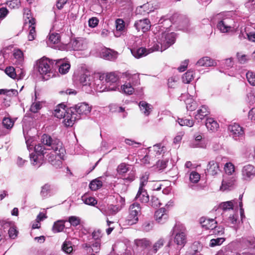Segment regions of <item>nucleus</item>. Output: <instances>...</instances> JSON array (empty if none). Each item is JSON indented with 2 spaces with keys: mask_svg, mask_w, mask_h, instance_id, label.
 <instances>
[{
  "mask_svg": "<svg viewBox=\"0 0 255 255\" xmlns=\"http://www.w3.org/2000/svg\"><path fill=\"white\" fill-rule=\"evenodd\" d=\"M41 143L34 146V152L30 154L31 164L37 167H40L46 153L45 150H52L61 159L64 157L66 151L62 143L57 139H53L50 135L44 134L41 138Z\"/></svg>",
  "mask_w": 255,
  "mask_h": 255,
  "instance_id": "nucleus-1",
  "label": "nucleus"
},
{
  "mask_svg": "<svg viewBox=\"0 0 255 255\" xmlns=\"http://www.w3.org/2000/svg\"><path fill=\"white\" fill-rule=\"evenodd\" d=\"M156 41L157 43L148 50L144 47L132 48L130 50L131 53L135 58H140L155 51H163L174 43L175 34L173 32H162L158 35Z\"/></svg>",
  "mask_w": 255,
  "mask_h": 255,
  "instance_id": "nucleus-2",
  "label": "nucleus"
},
{
  "mask_svg": "<svg viewBox=\"0 0 255 255\" xmlns=\"http://www.w3.org/2000/svg\"><path fill=\"white\" fill-rule=\"evenodd\" d=\"M54 62L55 61L45 57H43L37 61L35 68L45 80H47L54 76L56 66V64H54Z\"/></svg>",
  "mask_w": 255,
  "mask_h": 255,
  "instance_id": "nucleus-3",
  "label": "nucleus"
},
{
  "mask_svg": "<svg viewBox=\"0 0 255 255\" xmlns=\"http://www.w3.org/2000/svg\"><path fill=\"white\" fill-rule=\"evenodd\" d=\"M122 77L127 81L121 86L120 92L127 95L134 93V87L139 84V78L137 74H131L128 71L123 73Z\"/></svg>",
  "mask_w": 255,
  "mask_h": 255,
  "instance_id": "nucleus-4",
  "label": "nucleus"
},
{
  "mask_svg": "<svg viewBox=\"0 0 255 255\" xmlns=\"http://www.w3.org/2000/svg\"><path fill=\"white\" fill-rule=\"evenodd\" d=\"M215 18L218 20L217 28L222 33L233 31L238 27L234 19L227 16L225 13L217 14Z\"/></svg>",
  "mask_w": 255,
  "mask_h": 255,
  "instance_id": "nucleus-5",
  "label": "nucleus"
},
{
  "mask_svg": "<svg viewBox=\"0 0 255 255\" xmlns=\"http://www.w3.org/2000/svg\"><path fill=\"white\" fill-rule=\"evenodd\" d=\"M186 230L184 226L180 224H176L171 232L174 235V241L181 249L186 243Z\"/></svg>",
  "mask_w": 255,
  "mask_h": 255,
  "instance_id": "nucleus-6",
  "label": "nucleus"
},
{
  "mask_svg": "<svg viewBox=\"0 0 255 255\" xmlns=\"http://www.w3.org/2000/svg\"><path fill=\"white\" fill-rule=\"evenodd\" d=\"M140 205L134 202L131 204L129 208V214L127 217V221L129 225H133L138 221V216L140 213Z\"/></svg>",
  "mask_w": 255,
  "mask_h": 255,
  "instance_id": "nucleus-7",
  "label": "nucleus"
},
{
  "mask_svg": "<svg viewBox=\"0 0 255 255\" xmlns=\"http://www.w3.org/2000/svg\"><path fill=\"white\" fill-rule=\"evenodd\" d=\"M71 107L76 116L79 117V120L85 117L91 111V107L86 103H78Z\"/></svg>",
  "mask_w": 255,
  "mask_h": 255,
  "instance_id": "nucleus-8",
  "label": "nucleus"
},
{
  "mask_svg": "<svg viewBox=\"0 0 255 255\" xmlns=\"http://www.w3.org/2000/svg\"><path fill=\"white\" fill-rule=\"evenodd\" d=\"M93 77L86 74H82L79 78L80 83L82 85V90L87 93L93 92L94 84Z\"/></svg>",
  "mask_w": 255,
  "mask_h": 255,
  "instance_id": "nucleus-9",
  "label": "nucleus"
},
{
  "mask_svg": "<svg viewBox=\"0 0 255 255\" xmlns=\"http://www.w3.org/2000/svg\"><path fill=\"white\" fill-rule=\"evenodd\" d=\"M228 129L230 135L236 140L241 139L245 134L243 128L236 123L229 125Z\"/></svg>",
  "mask_w": 255,
  "mask_h": 255,
  "instance_id": "nucleus-10",
  "label": "nucleus"
},
{
  "mask_svg": "<svg viewBox=\"0 0 255 255\" xmlns=\"http://www.w3.org/2000/svg\"><path fill=\"white\" fill-rule=\"evenodd\" d=\"M63 119V123L65 126L71 127L74 125L76 121L79 120V117L76 116V113L72 110V108L71 107L67 109L66 113L64 115Z\"/></svg>",
  "mask_w": 255,
  "mask_h": 255,
  "instance_id": "nucleus-11",
  "label": "nucleus"
},
{
  "mask_svg": "<svg viewBox=\"0 0 255 255\" xmlns=\"http://www.w3.org/2000/svg\"><path fill=\"white\" fill-rule=\"evenodd\" d=\"M68 47L73 50H83L87 48V41L82 38L73 39L68 44Z\"/></svg>",
  "mask_w": 255,
  "mask_h": 255,
  "instance_id": "nucleus-12",
  "label": "nucleus"
},
{
  "mask_svg": "<svg viewBox=\"0 0 255 255\" xmlns=\"http://www.w3.org/2000/svg\"><path fill=\"white\" fill-rule=\"evenodd\" d=\"M100 78H101L100 76ZM102 80L101 78L97 79L94 81V86L93 88V90L94 89L97 92H103L104 91H116L117 89V87L116 86L114 85L113 87H111V86H109L107 85H104L103 84Z\"/></svg>",
  "mask_w": 255,
  "mask_h": 255,
  "instance_id": "nucleus-13",
  "label": "nucleus"
},
{
  "mask_svg": "<svg viewBox=\"0 0 255 255\" xmlns=\"http://www.w3.org/2000/svg\"><path fill=\"white\" fill-rule=\"evenodd\" d=\"M242 179L246 182L250 181L255 176V168L251 164L244 166L242 170Z\"/></svg>",
  "mask_w": 255,
  "mask_h": 255,
  "instance_id": "nucleus-14",
  "label": "nucleus"
},
{
  "mask_svg": "<svg viewBox=\"0 0 255 255\" xmlns=\"http://www.w3.org/2000/svg\"><path fill=\"white\" fill-rule=\"evenodd\" d=\"M236 181L233 176H224L222 180L220 190L222 191L230 190L233 188Z\"/></svg>",
  "mask_w": 255,
  "mask_h": 255,
  "instance_id": "nucleus-15",
  "label": "nucleus"
},
{
  "mask_svg": "<svg viewBox=\"0 0 255 255\" xmlns=\"http://www.w3.org/2000/svg\"><path fill=\"white\" fill-rule=\"evenodd\" d=\"M150 26V22L147 18L137 20L134 24V26L138 31L141 30L143 32L148 31Z\"/></svg>",
  "mask_w": 255,
  "mask_h": 255,
  "instance_id": "nucleus-16",
  "label": "nucleus"
},
{
  "mask_svg": "<svg viewBox=\"0 0 255 255\" xmlns=\"http://www.w3.org/2000/svg\"><path fill=\"white\" fill-rule=\"evenodd\" d=\"M167 212V211L165 208H161L156 210L154 214V218L155 220L158 223H164L168 218Z\"/></svg>",
  "mask_w": 255,
  "mask_h": 255,
  "instance_id": "nucleus-17",
  "label": "nucleus"
},
{
  "mask_svg": "<svg viewBox=\"0 0 255 255\" xmlns=\"http://www.w3.org/2000/svg\"><path fill=\"white\" fill-rule=\"evenodd\" d=\"M207 173L212 176L217 175L220 172L219 163L215 161H210L207 165Z\"/></svg>",
  "mask_w": 255,
  "mask_h": 255,
  "instance_id": "nucleus-18",
  "label": "nucleus"
},
{
  "mask_svg": "<svg viewBox=\"0 0 255 255\" xmlns=\"http://www.w3.org/2000/svg\"><path fill=\"white\" fill-rule=\"evenodd\" d=\"M54 64H56L55 69L58 68L59 72L61 74H66L70 68V64L69 63L65 62L62 59L57 60Z\"/></svg>",
  "mask_w": 255,
  "mask_h": 255,
  "instance_id": "nucleus-19",
  "label": "nucleus"
},
{
  "mask_svg": "<svg viewBox=\"0 0 255 255\" xmlns=\"http://www.w3.org/2000/svg\"><path fill=\"white\" fill-rule=\"evenodd\" d=\"M118 52L111 49L106 48L103 50L101 53V56L108 60H114L118 57Z\"/></svg>",
  "mask_w": 255,
  "mask_h": 255,
  "instance_id": "nucleus-20",
  "label": "nucleus"
},
{
  "mask_svg": "<svg viewBox=\"0 0 255 255\" xmlns=\"http://www.w3.org/2000/svg\"><path fill=\"white\" fill-rule=\"evenodd\" d=\"M135 199L141 203H146L149 202V198L146 190L144 188H139L135 196Z\"/></svg>",
  "mask_w": 255,
  "mask_h": 255,
  "instance_id": "nucleus-21",
  "label": "nucleus"
},
{
  "mask_svg": "<svg viewBox=\"0 0 255 255\" xmlns=\"http://www.w3.org/2000/svg\"><path fill=\"white\" fill-rule=\"evenodd\" d=\"M200 223L202 227L206 229L213 230L216 227L217 222L213 219L201 218L200 219Z\"/></svg>",
  "mask_w": 255,
  "mask_h": 255,
  "instance_id": "nucleus-22",
  "label": "nucleus"
},
{
  "mask_svg": "<svg viewBox=\"0 0 255 255\" xmlns=\"http://www.w3.org/2000/svg\"><path fill=\"white\" fill-rule=\"evenodd\" d=\"M149 149L150 152H153V153L151 152V154H153L155 157L158 156L163 154L166 151L165 146L162 145L161 143L156 144L154 145L152 148L149 147Z\"/></svg>",
  "mask_w": 255,
  "mask_h": 255,
  "instance_id": "nucleus-23",
  "label": "nucleus"
},
{
  "mask_svg": "<svg viewBox=\"0 0 255 255\" xmlns=\"http://www.w3.org/2000/svg\"><path fill=\"white\" fill-rule=\"evenodd\" d=\"M154 10L153 6L149 3L147 2L142 5L138 6L136 9L137 13L144 15L149 13Z\"/></svg>",
  "mask_w": 255,
  "mask_h": 255,
  "instance_id": "nucleus-24",
  "label": "nucleus"
},
{
  "mask_svg": "<svg viewBox=\"0 0 255 255\" xmlns=\"http://www.w3.org/2000/svg\"><path fill=\"white\" fill-rule=\"evenodd\" d=\"M217 63L209 57H204L199 59L196 63L198 66H215Z\"/></svg>",
  "mask_w": 255,
  "mask_h": 255,
  "instance_id": "nucleus-25",
  "label": "nucleus"
},
{
  "mask_svg": "<svg viewBox=\"0 0 255 255\" xmlns=\"http://www.w3.org/2000/svg\"><path fill=\"white\" fill-rule=\"evenodd\" d=\"M13 55L15 64L19 66H22L24 62L23 55L22 51L19 49H15Z\"/></svg>",
  "mask_w": 255,
  "mask_h": 255,
  "instance_id": "nucleus-26",
  "label": "nucleus"
},
{
  "mask_svg": "<svg viewBox=\"0 0 255 255\" xmlns=\"http://www.w3.org/2000/svg\"><path fill=\"white\" fill-rule=\"evenodd\" d=\"M209 114L208 108L205 106H201V108L199 109L197 114L195 115V118L198 122L202 120L206 116Z\"/></svg>",
  "mask_w": 255,
  "mask_h": 255,
  "instance_id": "nucleus-27",
  "label": "nucleus"
},
{
  "mask_svg": "<svg viewBox=\"0 0 255 255\" xmlns=\"http://www.w3.org/2000/svg\"><path fill=\"white\" fill-rule=\"evenodd\" d=\"M205 125L207 129L212 132L217 131L219 128L218 123L213 118L207 119Z\"/></svg>",
  "mask_w": 255,
  "mask_h": 255,
  "instance_id": "nucleus-28",
  "label": "nucleus"
},
{
  "mask_svg": "<svg viewBox=\"0 0 255 255\" xmlns=\"http://www.w3.org/2000/svg\"><path fill=\"white\" fill-rule=\"evenodd\" d=\"M140 111L146 116H148L152 111V106L145 101H141L139 103Z\"/></svg>",
  "mask_w": 255,
  "mask_h": 255,
  "instance_id": "nucleus-29",
  "label": "nucleus"
},
{
  "mask_svg": "<svg viewBox=\"0 0 255 255\" xmlns=\"http://www.w3.org/2000/svg\"><path fill=\"white\" fill-rule=\"evenodd\" d=\"M29 33L28 35V38L29 41H32L34 39L35 36V19L34 18L31 17L30 19H29Z\"/></svg>",
  "mask_w": 255,
  "mask_h": 255,
  "instance_id": "nucleus-30",
  "label": "nucleus"
},
{
  "mask_svg": "<svg viewBox=\"0 0 255 255\" xmlns=\"http://www.w3.org/2000/svg\"><path fill=\"white\" fill-rule=\"evenodd\" d=\"M66 106L64 104H59L54 110V114L55 117L59 119L63 118L66 113L67 110L65 109Z\"/></svg>",
  "mask_w": 255,
  "mask_h": 255,
  "instance_id": "nucleus-31",
  "label": "nucleus"
},
{
  "mask_svg": "<svg viewBox=\"0 0 255 255\" xmlns=\"http://www.w3.org/2000/svg\"><path fill=\"white\" fill-rule=\"evenodd\" d=\"M116 31L114 32L116 37H119L125 29V22L122 19H118L116 21Z\"/></svg>",
  "mask_w": 255,
  "mask_h": 255,
  "instance_id": "nucleus-32",
  "label": "nucleus"
},
{
  "mask_svg": "<svg viewBox=\"0 0 255 255\" xmlns=\"http://www.w3.org/2000/svg\"><path fill=\"white\" fill-rule=\"evenodd\" d=\"M55 155L52 154L50 153V154H52V156H50L49 157V161L51 163L52 165L55 166L56 167H60L62 164V160L64 159V157L63 159H60L58 156L55 153Z\"/></svg>",
  "mask_w": 255,
  "mask_h": 255,
  "instance_id": "nucleus-33",
  "label": "nucleus"
},
{
  "mask_svg": "<svg viewBox=\"0 0 255 255\" xmlns=\"http://www.w3.org/2000/svg\"><path fill=\"white\" fill-rule=\"evenodd\" d=\"M81 200L85 204L88 205L94 206L97 204V201L95 198L89 196V195L87 193L82 196Z\"/></svg>",
  "mask_w": 255,
  "mask_h": 255,
  "instance_id": "nucleus-34",
  "label": "nucleus"
},
{
  "mask_svg": "<svg viewBox=\"0 0 255 255\" xmlns=\"http://www.w3.org/2000/svg\"><path fill=\"white\" fill-rule=\"evenodd\" d=\"M118 80V78L114 73H110L108 74L106 77V81L107 84H108V83H112V84H110L109 85L111 86V87H113L115 85L118 88L117 84L116 83Z\"/></svg>",
  "mask_w": 255,
  "mask_h": 255,
  "instance_id": "nucleus-35",
  "label": "nucleus"
},
{
  "mask_svg": "<svg viewBox=\"0 0 255 255\" xmlns=\"http://www.w3.org/2000/svg\"><path fill=\"white\" fill-rule=\"evenodd\" d=\"M235 203H237V201L235 200L222 202L220 204L219 208L224 211L230 210H233Z\"/></svg>",
  "mask_w": 255,
  "mask_h": 255,
  "instance_id": "nucleus-36",
  "label": "nucleus"
},
{
  "mask_svg": "<svg viewBox=\"0 0 255 255\" xmlns=\"http://www.w3.org/2000/svg\"><path fill=\"white\" fill-rule=\"evenodd\" d=\"M64 228V222L62 220H58L54 223L52 231L54 233H59L62 232Z\"/></svg>",
  "mask_w": 255,
  "mask_h": 255,
  "instance_id": "nucleus-37",
  "label": "nucleus"
},
{
  "mask_svg": "<svg viewBox=\"0 0 255 255\" xmlns=\"http://www.w3.org/2000/svg\"><path fill=\"white\" fill-rule=\"evenodd\" d=\"M194 72L193 70H188L183 74L182 77V81L185 84L190 83L194 78Z\"/></svg>",
  "mask_w": 255,
  "mask_h": 255,
  "instance_id": "nucleus-38",
  "label": "nucleus"
},
{
  "mask_svg": "<svg viewBox=\"0 0 255 255\" xmlns=\"http://www.w3.org/2000/svg\"><path fill=\"white\" fill-rule=\"evenodd\" d=\"M134 243L138 247L142 249L146 248L150 244V241L147 239H136L134 241Z\"/></svg>",
  "mask_w": 255,
  "mask_h": 255,
  "instance_id": "nucleus-39",
  "label": "nucleus"
},
{
  "mask_svg": "<svg viewBox=\"0 0 255 255\" xmlns=\"http://www.w3.org/2000/svg\"><path fill=\"white\" fill-rule=\"evenodd\" d=\"M52 189L51 186L49 184H45L41 187L40 194L43 197H47L50 195L51 190Z\"/></svg>",
  "mask_w": 255,
  "mask_h": 255,
  "instance_id": "nucleus-40",
  "label": "nucleus"
},
{
  "mask_svg": "<svg viewBox=\"0 0 255 255\" xmlns=\"http://www.w3.org/2000/svg\"><path fill=\"white\" fill-rule=\"evenodd\" d=\"M121 210V208L119 207V206L117 205H110L108 206L107 210L106 212V215H115L117 214L120 210Z\"/></svg>",
  "mask_w": 255,
  "mask_h": 255,
  "instance_id": "nucleus-41",
  "label": "nucleus"
},
{
  "mask_svg": "<svg viewBox=\"0 0 255 255\" xmlns=\"http://www.w3.org/2000/svg\"><path fill=\"white\" fill-rule=\"evenodd\" d=\"M102 182L98 179H96L92 180L89 184V188L93 191H96L98 189L100 188L102 186Z\"/></svg>",
  "mask_w": 255,
  "mask_h": 255,
  "instance_id": "nucleus-42",
  "label": "nucleus"
},
{
  "mask_svg": "<svg viewBox=\"0 0 255 255\" xmlns=\"http://www.w3.org/2000/svg\"><path fill=\"white\" fill-rule=\"evenodd\" d=\"M177 122L181 126L192 127L194 124V122L193 120L184 118H178Z\"/></svg>",
  "mask_w": 255,
  "mask_h": 255,
  "instance_id": "nucleus-43",
  "label": "nucleus"
},
{
  "mask_svg": "<svg viewBox=\"0 0 255 255\" xmlns=\"http://www.w3.org/2000/svg\"><path fill=\"white\" fill-rule=\"evenodd\" d=\"M5 73L9 77L12 79H15L17 77L16 69H15L12 66L6 67L5 69Z\"/></svg>",
  "mask_w": 255,
  "mask_h": 255,
  "instance_id": "nucleus-44",
  "label": "nucleus"
},
{
  "mask_svg": "<svg viewBox=\"0 0 255 255\" xmlns=\"http://www.w3.org/2000/svg\"><path fill=\"white\" fill-rule=\"evenodd\" d=\"M14 125V121L10 118L4 117L2 120V125L7 129H11Z\"/></svg>",
  "mask_w": 255,
  "mask_h": 255,
  "instance_id": "nucleus-45",
  "label": "nucleus"
},
{
  "mask_svg": "<svg viewBox=\"0 0 255 255\" xmlns=\"http://www.w3.org/2000/svg\"><path fill=\"white\" fill-rule=\"evenodd\" d=\"M62 250L67 254H70L73 251L72 243L69 241H65L62 246Z\"/></svg>",
  "mask_w": 255,
  "mask_h": 255,
  "instance_id": "nucleus-46",
  "label": "nucleus"
},
{
  "mask_svg": "<svg viewBox=\"0 0 255 255\" xmlns=\"http://www.w3.org/2000/svg\"><path fill=\"white\" fill-rule=\"evenodd\" d=\"M149 173L148 172H146L143 174L140 178V185L139 188H144V187L147 183Z\"/></svg>",
  "mask_w": 255,
  "mask_h": 255,
  "instance_id": "nucleus-47",
  "label": "nucleus"
},
{
  "mask_svg": "<svg viewBox=\"0 0 255 255\" xmlns=\"http://www.w3.org/2000/svg\"><path fill=\"white\" fill-rule=\"evenodd\" d=\"M23 133L25 139V142L26 143L28 149L30 150L32 148L33 146V145L31 144V143L33 141V139L31 136L28 135V133L26 132L24 128H23Z\"/></svg>",
  "mask_w": 255,
  "mask_h": 255,
  "instance_id": "nucleus-48",
  "label": "nucleus"
},
{
  "mask_svg": "<svg viewBox=\"0 0 255 255\" xmlns=\"http://www.w3.org/2000/svg\"><path fill=\"white\" fill-rule=\"evenodd\" d=\"M225 241V239L224 238H218L217 239H213L211 240L209 245L211 247H214L216 246H220L222 245Z\"/></svg>",
  "mask_w": 255,
  "mask_h": 255,
  "instance_id": "nucleus-49",
  "label": "nucleus"
},
{
  "mask_svg": "<svg viewBox=\"0 0 255 255\" xmlns=\"http://www.w3.org/2000/svg\"><path fill=\"white\" fill-rule=\"evenodd\" d=\"M6 3L11 8H18L21 5L20 0H8Z\"/></svg>",
  "mask_w": 255,
  "mask_h": 255,
  "instance_id": "nucleus-50",
  "label": "nucleus"
},
{
  "mask_svg": "<svg viewBox=\"0 0 255 255\" xmlns=\"http://www.w3.org/2000/svg\"><path fill=\"white\" fill-rule=\"evenodd\" d=\"M246 77L249 83L253 86H255V73L248 71L246 73Z\"/></svg>",
  "mask_w": 255,
  "mask_h": 255,
  "instance_id": "nucleus-51",
  "label": "nucleus"
},
{
  "mask_svg": "<svg viewBox=\"0 0 255 255\" xmlns=\"http://www.w3.org/2000/svg\"><path fill=\"white\" fill-rule=\"evenodd\" d=\"M225 170L226 173L225 176H231V174L234 172V166L230 163H227L225 165Z\"/></svg>",
  "mask_w": 255,
  "mask_h": 255,
  "instance_id": "nucleus-52",
  "label": "nucleus"
},
{
  "mask_svg": "<svg viewBox=\"0 0 255 255\" xmlns=\"http://www.w3.org/2000/svg\"><path fill=\"white\" fill-rule=\"evenodd\" d=\"M200 179V175L196 171H192L189 176L190 181L194 183L198 182Z\"/></svg>",
  "mask_w": 255,
  "mask_h": 255,
  "instance_id": "nucleus-53",
  "label": "nucleus"
},
{
  "mask_svg": "<svg viewBox=\"0 0 255 255\" xmlns=\"http://www.w3.org/2000/svg\"><path fill=\"white\" fill-rule=\"evenodd\" d=\"M101 241H95L94 242L91 243V250L92 252L98 253L100 252L101 249Z\"/></svg>",
  "mask_w": 255,
  "mask_h": 255,
  "instance_id": "nucleus-54",
  "label": "nucleus"
},
{
  "mask_svg": "<svg viewBox=\"0 0 255 255\" xmlns=\"http://www.w3.org/2000/svg\"><path fill=\"white\" fill-rule=\"evenodd\" d=\"M68 222L71 226L76 227L80 224L81 220L78 217L72 216L69 217Z\"/></svg>",
  "mask_w": 255,
  "mask_h": 255,
  "instance_id": "nucleus-55",
  "label": "nucleus"
},
{
  "mask_svg": "<svg viewBox=\"0 0 255 255\" xmlns=\"http://www.w3.org/2000/svg\"><path fill=\"white\" fill-rule=\"evenodd\" d=\"M164 242L163 239H159L153 245V250L154 253H156L158 250L161 248L164 245Z\"/></svg>",
  "mask_w": 255,
  "mask_h": 255,
  "instance_id": "nucleus-56",
  "label": "nucleus"
},
{
  "mask_svg": "<svg viewBox=\"0 0 255 255\" xmlns=\"http://www.w3.org/2000/svg\"><path fill=\"white\" fill-rule=\"evenodd\" d=\"M49 40L53 44L57 43L60 40V35L58 33H51L49 35Z\"/></svg>",
  "mask_w": 255,
  "mask_h": 255,
  "instance_id": "nucleus-57",
  "label": "nucleus"
},
{
  "mask_svg": "<svg viewBox=\"0 0 255 255\" xmlns=\"http://www.w3.org/2000/svg\"><path fill=\"white\" fill-rule=\"evenodd\" d=\"M41 108V103L40 102L33 103L30 108V110L33 113H36Z\"/></svg>",
  "mask_w": 255,
  "mask_h": 255,
  "instance_id": "nucleus-58",
  "label": "nucleus"
},
{
  "mask_svg": "<svg viewBox=\"0 0 255 255\" xmlns=\"http://www.w3.org/2000/svg\"><path fill=\"white\" fill-rule=\"evenodd\" d=\"M117 171L120 174H124L128 171L127 165L125 163L120 164L117 168Z\"/></svg>",
  "mask_w": 255,
  "mask_h": 255,
  "instance_id": "nucleus-59",
  "label": "nucleus"
},
{
  "mask_svg": "<svg viewBox=\"0 0 255 255\" xmlns=\"http://www.w3.org/2000/svg\"><path fill=\"white\" fill-rule=\"evenodd\" d=\"M92 238L94 241H101V238L102 237L101 231L100 230H95L92 233Z\"/></svg>",
  "mask_w": 255,
  "mask_h": 255,
  "instance_id": "nucleus-60",
  "label": "nucleus"
},
{
  "mask_svg": "<svg viewBox=\"0 0 255 255\" xmlns=\"http://www.w3.org/2000/svg\"><path fill=\"white\" fill-rule=\"evenodd\" d=\"M11 227L10 222L4 221L0 222V230H3L4 232H6Z\"/></svg>",
  "mask_w": 255,
  "mask_h": 255,
  "instance_id": "nucleus-61",
  "label": "nucleus"
},
{
  "mask_svg": "<svg viewBox=\"0 0 255 255\" xmlns=\"http://www.w3.org/2000/svg\"><path fill=\"white\" fill-rule=\"evenodd\" d=\"M167 162V160H158L156 164V167L159 170H162L166 167Z\"/></svg>",
  "mask_w": 255,
  "mask_h": 255,
  "instance_id": "nucleus-62",
  "label": "nucleus"
},
{
  "mask_svg": "<svg viewBox=\"0 0 255 255\" xmlns=\"http://www.w3.org/2000/svg\"><path fill=\"white\" fill-rule=\"evenodd\" d=\"M8 233L10 238L15 239L17 236L18 232L14 227H11L8 230Z\"/></svg>",
  "mask_w": 255,
  "mask_h": 255,
  "instance_id": "nucleus-63",
  "label": "nucleus"
},
{
  "mask_svg": "<svg viewBox=\"0 0 255 255\" xmlns=\"http://www.w3.org/2000/svg\"><path fill=\"white\" fill-rule=\"evenodd\" d=\"M150 204L153 207H157L160 205V202L157 197L154 196L151 197V199L150 202Z\"/></svg>",
  "mask_w": 255,
  "mask_h": 255,
  "instance_id": "nucleus-64",
  "label": "nucleus"
}]
</instances>
